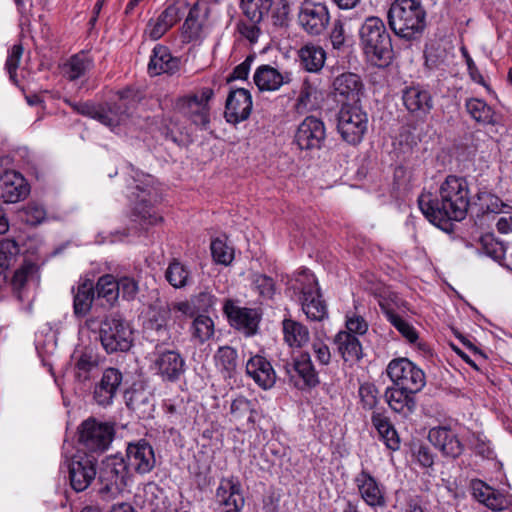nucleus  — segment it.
Returning <instances> with one entry per match:
<instances>
[{
	"label": "nucleus",
	"instance_id": "11",
	"mask_svg": "<svg viewBox=\"0 0 512 512\" xmlns=\"http://www.w3.org/2000/svg\"><path fill=\"white\" fill-rule=\"evenodd\" d=\"M368 128V117L359 106L343 104L338 113L337 129L349 144L360 143Z\"/></svg>",
	"mask_w": 512,
	"mask_h": 512
},
{
	"label": "nucleus",
	"instance_id": "17",
	"mask_svg": "<svg viewBox=\"0 0 512 512\" xmlns=\"http://www.w3.org/2000/svg\"><path fill=\"white\" fill-rule=\"evenodd\" d=\"M284 368L290 377V381L298 389L314 388L320 382L309 353H301L292 363H287Z\"/></svg>",
	"mask_w": 512,
	"mask_h": 512
},
{
	"label": "nucleus",
	"instance_id": "19",
	"mask_svg": "<svg viewBox=\"0 0 512 512\" xmlns=\"http://www.w3.org/2000/svg\"><path fill=\"white\" fill-rule=\"evenodd\" d=\"M152 369L164 382H176L186 370L184 357L176 350H165L155 354Z\"/></svg>",
	"mask_w": 512,
	"mask_h": 512
},
{
	"label": "nucleus",
	"instance_id": "29",
	"mask_svg": "<svg viewBox=\"0 0 512 512\" xmlns=\"http://www.w3.org/2000/svg\"><path fill=\"white\" fill-rule=\"evenodd\" d=\"M414 394L416 392H408L401 387L393 386L386 388L384 397L391 410L403 417H408L416 407Z\"/></svg>",
	"mask_w": 512,
	"mask_h": 512
},
{
	"label": "nucleus",
	"instance_id": "14",
	"mask_svg": "<svg viewBox=\"0 0 512 512\" xmlns=\"http://www.w3.org/2000/svg\"><path fill=\"white\" fill-rule=\"evenodd\" d=\"M97 458L78 451L67 464L70 485L76 492L86 490L96 477Z\"/></svg>",
	"mask_w": 512,
	"mask_h": 512
},
{
	"label": "nucleus",
	"instance_id": "64",
	"mask_svg": "<svg viewBox=\"0 0 512 512\" xmlns=\"http://www.w3.org/2000/svg\"><path fill=\"white\" fill-rule=\"evenodd\" d=\"M174 60L168 47L157 44L150 56L149 64H170Z\"/></svg>",
	"mask_w": 512,
	"mask_h": 512
},
{
	"label": "nucleus",
	"instance_id": "57",
	"mask_svg": "<svg viewBox=\"0 0 512 512\" xmlns=\"http://www.w3.org/2000/svg\"><path fill=\"white\" fill-rule=\"evenodd\" d=\"M191 303L197 311L208 312L216 305L217 297L210 290L205 289L192 296Z\"/></svg>",
	"mask_w": 512,
	"mask_h": 512
},
{
	"label": "nucleus",
	"instance_id": "10",
	"mask_svg": "<svg viewBox=\"0 0 512 512\" xmlns=\"http://www.w3.org/2000/svg\"><path fill=\"white\" fill-rule=\"evenodd\" d=\"M386 372L394 386L408 392L418 393L426 384L423 370L407 358L393 359L388 364Z\"/></svg>",
	"mask_w": 512,
	"mask_h": 512
},
{
	"label": "nucleus",
	"instance_id": "5",
	"mask_svg": "<svg viewBox=\"0 0 512 512\" xmlns=\"http://www.w3.org/2000/svg\"><path fill=\"white\" fill-rule=\"evenodd\" d=\"M292 289L298 294L302 310L311 321H322L328 317V310L318 282L313 273L303 270L295 278Z\"/></svg>",
	"mask_w": 512,
	"mask_h": 512
},
{
	"label": "nucleus",
	"instance_id": "12",
	"mask_svg": "<svg viewBox=\"0 0 512 512\" xmlns=\"http://www.w3.org/2000/svg\"><path fill=\"white\" fill-rule=\"evenodd\" d=\"M212 88L204 87L198 93L181 97L176 102L178 111L193 124L206 129L210 123L209 101L213 98Z\"/></svg>",
	"mask_w": 512,
	"mask_h": 512
},
{
	"label": "nucleus",
	"instance_id": "9",
	"mask_svg": "<svg viewBox=\"0 0 512 512\" xmlns=\"http://www.w3.org/2000/svg\"><path fill=\"white\" fill-rule=\"evenodd\" d=\"M130 469L123 456L111 455L102 461L99 471V492L108 497H115L127 486Z\"/></svg>",
	"mask_w": 512,
	"mask_h": 512
},
{
	"label": "nucleus",
	"instance_id": "20",
	"mask_svg": "<svg viewBox=\"0 0 512 512\" xmlns=\"http://www.w3.org/2000/svg\"><path fill=\"white\" fill-rule=\"evenodd\" d=\"M480 211L485 213L498 214L496 228L501 234L512 232V206L504 203L498 196L489 192L477 193Z\"/></svg>",
	"mask_w": 512,
	"mask_h": 512
},
{
	"label": "nucleus",
	"instance_id": "46",
	"mask_svg": "<svg viewBox=\"0 0 512 512\" xmlns=\"http://www.w3.org/2000/svg\"><path fill=\"white\" fill-rule=\"evenodd\" d=\"M190 331L193 340L204 344L214 335V322L209 316L198 315L193 320Z\"/></svg>",
	"mask_w": 512,
	"mask_h": 512
},
{
	"label": "nucleus",
	"instance_id": "45",
	"mask_svg": "<svg viewBox=\"0 0 512 512\" xmlns=\"http://www.w3.org/2000/svg\"><path fill=\"white\" fill-rule=\"evenodd\" d=\"M183 38L187 42L200 40L203 36L202 22L199 20V9L194 5L182 26Z\"/></svg>",
	"mask_w": 512,
	"mask_h": 512
},
{
	"label": "nucleus",
	"instance_id": "3",
	"mask_svg": "<svg viewBox=\"0 0 512 512\" xmlns=\"http://www.w3.org/2000/svg\"><path fill=\"white\" fill-rule=\"evenodd\" d=\"M117 96V102L100 105L99 112H96V120L112 131L128 123L137 105L144 98L143 92L133 87L117 91Z\"/></svg>",
	"mask_w": 512,
	"mask_h": 512
},
{
	"label": "nucleus",
	"instance_id": "53",
	"mask_svg": "<svg viewBox=\"0 0 512 512\" xmlns=\"http://www.w3.org/2000/svg\"><path fill=\"white\" fill-rule=\"evenodd\" d=\"M362 409L370 411L379 403V390L375 384L365 382L358 389Z\"/></svg>",
	"mask_w": 512,
	"mask_h": 512
},
{
	"label": "nucleus",
	"instance_id": "49",
	"mask_svg": "<svg viewBox=\"0 0 512 512\" xmlns=\"http://www.w3.org/2000/svg\"><path fill=\"white\" fill-rule=\"evenodd\" d=\"M95 290L97 296L104 298L110 305H113L118 299L117 279L113 275L101 276L97 281Z\"/></svg>",
	"mask_w": 512,
	"mask_h": 512
},
{
	"label": "nucleus",
	"instance_id": "21",
	"mask_svg": "<svg viewBox=\"0 0 512 512\" xmlns=\"http://www.w3.org/2000/svg\"><path fill=\"white\" fill-rule=\"evenodd\" d=\"M223 311L231 326L246 336H252L257 332L260 321V315L257 310L239 307L232 300L227 299L224 303Z\"/></svg>",
	"mask_w": 512,
	"mask_h": 512
},
{
	"label": "nucleus",
	"instance_id": "16",
	"mask_svg": "<svg viewBox=\"0 0 512 512\" xmlns=\"http://www.w3.org/2000/svg\"><path fill=\"white\" fill-rule=\"evenodd\" d=\"M326 128L323 121L314 116L306 117L298 126L294 142L301 150L313 151L323 147Z\"/></svg>",
	"mask_w": 512,
	"mask_h": 512
},
{
	"label": "nucleus",
	"instance_id": "23",
	"mask_svg": "<svg viewBox=\"0 0 512 512\" xmlns=\"http://www.w3.org/2000/svg\"><path fill=\"white\" fill-rule=\"evenodd\" d=\"M30 192L25 178L14 170L0 172V199L5 203L24 200Z\"/></svg>",
	"mask_w": 512,
	"mask_h": 512
},
{
	"label": "nucleus",
	"instance_id": "24",
	"mask_svg": "<svg viewBox=\"0 0 512 512\" xmlns=\"http://www.w3.org/2000/svg\"><path fill=\"white\" fill-rule=\"evenodd\" d=\"M122 372L113 367L104 370L100 381L95 385L93 398L100 406L107 407L112 404L122 384Z\"/></svg>",
	"mask_w": 512,
	"mask_h": 512
},
{
	"label": "nucleus",
	"instance_id": "40",
	"mask_svg": "<svg viewBox=\"0 0 512 512\" xmlns=\"http://www.w3.org/2000/svg\"><path fill=\"white\" fill-rule=\"evenodd\" d=\"M274 0H240L243 15L252 23H260L270 12Z\"/></svg>",
	"mask_w": 512,
	"mask_h": 512
},
{
	"label": "nucleus",
	"instance_id": "62",
	"mask_svg": "<svg viewBox=\"0 0 512 512\" xmlns=\"http://www.w3.org/2000/svg\"><path fill=\"white\" fill-rule=\"evenodd\" d=\"M425 55H426V64L429 61L440 62V63H446V62L452 61L450 59L452 57V54L449 51H447V49L445 47L442 48L440 44L437 45V47L431 46L430 48H428L425 51Z\"/></svg>",
	"mask_w": 512,
	"mask_h": 512
},
{
	"label": "nucleus",
	"instance_id": "31",
	"mask_svg": "<svg viewBox=\"0 0 512 512\" xmlns=\"http://www.w3.org/2000/svg\"><path fill=\"white\" fill-rule=\"evenodd\" d=\"M330 40L335 57H337L339 61L351 64L357 60L352 46L346 43L344 23L342 20L337 19L334 21L330 33Z\"/></svg>",
	"mask_w": 512,
	"mask_h": 512
},
{
	"label": "nucleus",
	"instance_id": "56",
	"mask_svg": "<svg viewBox=\"0 0 512 512\" xmlns=\"http://www.w3.org/2000/svg\"><path fill=\"white\" fill-rule=\"evenodd\" d=\"M252 284L254 289L263 298L271 299L275 294V282L265 274H254Z\"/></svg>",
	"mask_w": 512,
	"mask_h": 512
},
{
	"label": "nucleus",
	"instance_id": "50",
	"mask_svg": "<svg viewBox=\"0 0 512 512\" xmlns=\"http://www.w3.org/2000/svg\"><path fill=\"white\" fill-rule=\"evenodd\" d=\"M165 277L174 288H182L188 283L190 271L181 262L173 260L166 269Z\"/></svg>",
	"mask_w": 512,
	"mask_h": 512
},
{
	"label": "nucleus",
	"instance_id": "18",
	"mask_svg": "<svg viewBox=\"0 0 512 512\" xmlns=\"http://www.w3.org/2000/svg\"><path fill=\"white\" fill-rule=\"evenodd\" d=\"M125 460L131 472L141 475L151 472L156 465L154 449L145 439L128 443Z\"/></svg>",
	"mask_w": 512,
	"mask_h": 512
},
{
	"label": "nucleus",
	"instance_id": "35",
	"mask_svg": "<svg viewBox=\"0 0 512 512\" xmlns=\"http://www.w3.org/2000/svg\"><path fill=\"white\" fill-rule=\"evenodd\" d=\"M214 362L225 378H232L238 367L237 350L231 346H220L214 354Z\"/></svg>",
	"mask_w": 512,
	"mask_h": 512
},
{
	"label": "nucleus",
	"instance_id": "6",
	"mask_svg": "<svg viewBox=\"0 0 512 512\" xmlns=\"http://www.w3.org/2000/svg\"><path fill=\"white\" fill-rule=\"evenodd\" d=\"M359 35L368 61L376 62L389 57L392 51L391 39L384 22L379 17L366 18Z\"/></svg>",
	"mask_w": 512,
	"mask_h": 512
},
{
	"label": "nucleus",
	"instance_id": "32",
	"mask_svg": "<svg viewBox=\"0 0 512 512\" xmlns=\"http://www.w3.org/2000/svg\"><path fill=\"white\" fill-rule=\"evenodd\" d=\"M371 422L384 445L389 450L397 451L400 448V438L390 419L383 413L373 412Z\"/></svg>",
	"mask_w": 512,
	"mask_h": 512
},
{
	"label": "nucleus",
	"instance_id": "2",
	"mask_svg": "<svg viewBox=\"0 0 512 512\" xmlns=\"http://www.w3.org/2000/svg\"><path fill=\"white\" fill-rule=\"evenodd\" d=\"M388 23L399 37L410 40L425 27V11L416 0H396L388 10Z\"/></svg>",
	"mask_w": 512,
	"mask_h": 512
},
{
	"label": "nucleus",
	"instance_id": "28",
	"mask_svg": "<svg viewBox=\"0 0 512 512\" xmlns=\"http://www.w3.org/2000/svg\"><path fill=\"white\" fill-rule=\"evenodd\" d=\"M246 373L263 389L271 388L276 381L272 365L260 355H255L247 361Z\"/></svg>",
	"mask_w": 512,
	"mask_h": 512
},
{
	"label": "nucleus",
	"instance_id": "7",
	"mask_svg": "<svg viewBox=\"0 0 512 512\" xmlns=\"http://www.w3.org/2000/svg\"><path fill=\"white\" fill-rule=\"evenodd\" d=\"M114 433L113 425L92 417L86 419L78 427L80 451L89 455L105 452L113 440Z\"/></svg>",
	"mask_w": 512,
	"mask_h": 512
},
{
	"label": "nucleus",
	"instance_id": "52",
	"mask_svg": "<svg viewBox=\"0 0 512 512\" xmlns=\"http://www.w3.org/2000/svg\"><path fill=\"white\" fill-rule=\"evenodd\" d=\"M297 55L302 64H324L326 51L320 45L306 44L297 50Z\"/></svg>",
	"mask_w": 512,
	"mask_h": 512
},
{
	"label": "nucleus",
	"instance_id": "48",
	"mask_svg": "<svg viewBox=\"0 0 512 512\" xmlns=\"http://www.w3.org/2000/svg\"><path fill=\"white\" fill-rule=\"evenodd\" d=\"M254 406L253 401L244 396H238L230 405V414L235 421L246 420L249 423H254Z\"/></svg>",
	"mask_w": 512,
	"mask_h": 512
},
{
	"label": "nucleus",
	"instance_id": "4",
	"mask_svg": "<svg viewBox=\"0 0 512 512\" xmlns=\"http://www.w3.org/2000/svg\"><path fill=\"white\" fill-rule=\"evenodd\" d=\"M154 183L153 176L136 172L133 176V185L130 186L129 197L133 202L134 212L143 221V225H155L162 221V217L152 211L153 205L159 200V193Z\"/></svg>",
	"mask_w": 512,
	"mask_h": 512
},
{
	"label": "nucleus",
	"instance_id": "51",
	"mask_svg": "<svg viewBox=\"0 0 512 512\" xmlns=\"http://www.w3.org/2000/svg\"><path fill=\"white\" fill-rule=\"evenodd\" d=\"M6 68L10 81L22 91L35 80L36 73L29 66H6Z\"/></svg>",
	"mask_w": 512,
	"mask_h": 512
},
{
	"label": "nucleus",
	"instance_id": "63",
	"mask_svg": "<svg viewBox=\"0 0 512 512\" xmlns=\"http://www.w3.org/2000/svg\"><path fill=\"white\" fill-rule=\"evenodd\" d=\"M346 328L347 331L353 335H363L368 330V323L365 321V319L362 316L359 315H352L347 316L346 319Z\"/></svg>",
	"mask_w": 512,
	"mask_h": 512
},
{
	"label": "nucleus",
	"instance_id": "27",
	"mask_svg": "<svg viewBox=\"0 0 512 512\" xmlns=\"http://www.w3.org/2000/svg\"><path fill=\"white\" fill-rule=\"evenodd\" d=\"M180 19V9L174 4L169 5L156 19H150L148 21L145 34L148 35L151 40H158Z\"/></svg>",
	"mask_w": 512,
	"mask_h": 512
},
{
	"label": "nucleus",
	"instance_id": "37",
	"mask_svg": "<svg viewBox=\"0 0 512 512\" xmlns=\"http://www.w3.org/2000/svg\"><path fill=\"white\" fill-rule=\"evenodd\" d=\"M282 329L284 340L290 347L300 348L309 341V330L300 322L284 319Z\"/></svg>",
	"mask_w": 512,
	"mask_h": 512
},
{
	"label": "nucleus",
	"instance_id": "25",
	"mask_svg": "<svg viewBox=\"0 0 512 512\" xmlns=\"http://www.w3.org/2000/svg\"><path fill=\"white\" fill-rule=\"evenodd\" d=\"M358 492L363 501L370 507H384L386 505L385 491L372 474L362 469L354 479Z\"/></svg>",
	"mask_w": 512,
	"mask_h": 512
},
{
	"label": "nucleus",
	"instance_id": "38",
	"mask_svg": "<svg viewBox=\"0 0 512 512\" xmlns=\"http://www.w3.org/2000/svg\"><path fill=\"white\" fill-rule=\"evenodd\" d=\"M126 404L139 418H147L153 412L151 395L144 389L131 391L127 396Z\"/></svg>",
	"mask_w": 512,
	"mask_h": 512
},
{
	"label": "nucleus",
	"instance_id": "15",
	"mask_svg": "<svg viewBox=\"0 0 512 512\" xmlns=\"http://www.w3.org/2000/svg\"><path fill=\"white\" fill-rule=\"evenodd\" d=\"M214 502L219 512H242L245 498L237 476L222 477L216 488Z\"/></svg>",
	"mask_w": 512,
	"mask_h": 512
},
{
	"label": "nucleus",
	"instance_id": "58",
	"mask_svg": "<svg viewBox=\"0 0 512 512\" xmlns=\"http://www.w3.org/2000/svg\"><path fill=\"white\" fill-rule=\"evenodd\" d=\"M118 296L121 294L123 299L134 300L138 294V282L129 276H122L117 279Z\"/></svg>",
	"mask_w": 512,
	"mask_h": 512
},
{
	"label": "nucleus",
	"instance_id": "54",
	"mask_svg": "<svg viewBox=\"0 0 512 512\" xmlns=\"http://www.w3.org/2000/svg\"><path fill=\"white\" fill-rule=\"evenodd\" d=\"M481 251L496 261H500L505 256V245L498 241L494 235L486 234L480 239Z\"/></svg>",
	"mask_w": 512,
	"mask_h": 512
},
{
	"label": "nucleus",
	"instance_id": "8",
	"mask_svg": "<svg viewBox=\"0 0 512 512\" xmlns=\"http://www.w3.org/2000/svg\"><path fill=\"white\" fill-rule=\"evenodd\" d=\"M99 337L107 353L128 351L133 342L130 324L118 314L109 315L101 322Z\"/></svg>",
	"mask_w": 512,
	"mask_h": 512
},
{
	"label": "nucleus",
	"instance_id": "13",
	"mask_svg": "<svg viewBox=\"0 0 512 512\" xmlns=\"http://www.w3.org/2000/svg\"><path fill=\"white\" fill-rule=\"evenodd\" d=\"M327 4L321 1L303 0L299 6L297 21L301 29L310 36L322 35L330 24Z\"/></svg>",
	"mask_w": 512,
	"mask_h": 512
},
{
	"label": "nucleus",
	"instance_id": "42",
	"mask_svg": "<svg viewBox=\"0 0 512 512\" xmlns=\"http://www.w3.org/2000/svg\"><path fill=\"white\" fill-rule=\"evenodd\" d=\"M19 254L18 244L11 239L0 242V287L7 282V271Z\"/></svg>",
	"mask_w": 512,
	"mask_h": 512
},
{
	"label": "nucleus",
	"instance_id": "60",
	"mask_svg": "<svg viewBox=\"0 0 512 512\" xmlns=\"http://www.w3.org/2000/svg\"><path fill=\"white\" fill-rule=\"evenodd\" d=\"M510 504L511 501L507 496L494 489L484 505L493 511H502L507 509Z\"/></svg>",
	"mask_w": 512,
	"mask_h": 512
},
{
	"label": "nucleus",
	"instance_id": "22",
	"mask_svg": "<svg viewBox=\"0 0 512 512\" xmlns=\"http://www.w3.org/2000/svg\"><path fill=\"white\" fill-rule=\"evenodd\" d=\"M252 106V96L248 90H232L226 99L224 117L228 123L236 125L249 118Z\"/></svg>",
	"mask_w": 512,
	"mask_h": 512
},
{
	"label": "nucleus",
	"instance_id": "59",
	"mask_svg": "<svg viewBox=\"0 0 512 512\" xmlns=\"http://www.w3.org/2000/svg\"><path fill=\"white\" fill-rule=\"evenodd\" d=\"M494 488L487 485L485 482L479 479L471 481V491L473 497L481 504H485L490 494L493 493Z\"/></svg>",
	"mask_w": 512,
	"mask_h": 512
},
{
	"label": "nucleus",
	"instance_id": "26",
	"mask_svg": "<svg viewBox=\"0 0 512 512\" xmlns=\"http://www.w3.org/2000/svg\"><path fill=\"white\" fill-rule=\"evenodd\" d=\"M428 440L439 449L443 456L458 458L464 452V445L449 427L440 426L429 430Z\"/></svg>",
	"mask_w": 512,
	"mask_h": 512
},
{
	"label": "nucleus",
	"instance_id": "30",
	"mask_svg": "<svg viewBox=\"0 0 512 512\" xmlns=\"http://www.w3.org/2000/svg\"><path fill=\"white\" fill-rule=\"evenodd\" d=\"M402 98L407 110L418 116H426L433 108L431 94L419 86L406 88Z\"/></svg>",
	"mask_w": 512,
	"mask_h": 512
},
{
	"label": "nucleus",
	"instance_id": "55",
	"mask_svg": "<svg viewBox=\"0 0 512 512\" xmlns=\"http://www.w3.org/2000/svg\"><path fill=\"white\" fill-rule=\"evenodd\" d=\"M211 254L215 262L228 265L234 258L233 250L220 239H214L210 245Z\"/></svg>",
	"mask_w": 512,
	"mask_h": 512
},
{
	"label": "nucleus",
	"instance_id": "39",
	"mask_svg": "<svg viewBox=\"0 0 512 512\" xmlns=\"http://www.w3.org/2000/svg\"><path fill=\"white\" fill-rule=\"evenodd\" d=\"M467 113L476 122L484 125L495 124V113L491 106L479 98H469L465 102Z\"/></svg>",
	"mask_w": 512,
	"mask_h": 512
},
{
	"label": "nucleus",
	"instance_id": "43",
	"mask_svg": "<svg viewBox=\"0 0 512 512\" xmlns=\"http://www.w3.org/2000/svg\"><path fill=\"white\" fill-rule=\"evenodd\" d=\"M335 90L343 96L355 99L362 88L360 77L355 73H343L334 80Z\"/></svg>",
	"mask_w": 512,
	"mask_h": 512
},
{
	"label": "nucleus",
	"instance_id": "34",
	"mask_svg": "<svg viewBox=\"0 0 512 512\" xmlns=\"http://www.w3.org/2000/svg\"><path fill=\"white\" fill-rule=\"evenodd\" d=\"M334 342L345 362H357L362 358V346L356 335L340 331L336 334Z\"/></svg>",
	"mask_w": 512,
	"mask_h": 512
},
{
	"label": "nucleus",
	"instance_id": "44",
	"mask_svg": "<svg viewBox=\"0 0 512 512\" xmlns=\"http://www.w3.org/2000/svg\"><path fill=\"white\" fill-rule=\"evenodd\" d=\"M99 365V358L92 350L85 349L79 355L75 362L76 378L81 381L90 379V373Z\"/></svg>",
	"mask_w": 512,
	"mask_h": 512
},
{
	"label": "nucleus",
	"instance_id": "1",
	"mask_svg": "<svg viewBox=\"0 0 512 512\" xmlns=\"http://www.w3.org/2000/svg\"><path fill=\"white\" fill-rule=\"evenodd\" d=\"M471 204L469 183L465 177L448 175L440 184L438 197L423 192L418 206L425 218L443 231H450L452 221L465 219Z\"/></svg>",
	"mask_w": 512,
	"mask_h": 512
},
{
	"label": "nucleus",
	"instance_id": "33",
	"mask_svg": "<svg viewBox=\"0 0 512 512\" xmlns=\"http://www.w3.org/2000/svg\"><path fill=\"white\" fill-rule=\"evenodd\" d=\"M289 80L288 74L281 73L273 66H259L254 75L255 84L261 91L277 90Z\"/></svg>",
	"mask_w": 512,
	"mask_h": 512
},
{
	"label": "nucleus",
	"instance_id": "47",
	"mask_svg": "<svg viewBox=\"0 0 512 512\" xmlns=\"http://www.w3.org/2000/svg\"><path fill=\"white\" fill-rule=\"evenodd\" d=\"M35 266L31 263L23 264L19 269L14 272L11 280L13 292L17 299L22 302L25 299V291L28 280L33 276Z\"/></svg>",
	"mask_w": 512,
	"mask_h": 512
},
{
	"label": "nucleus",
	"instance_id": "36",
	"mask_svg": "<svg viewBox=\"0 0 512 512\" xmlns=\"http://www.w3.org/2000/svg\"><path fill=\"white\" fill-rule=\"evenodd\" d=\"M94 285L90 280H85L78 285L74 291L73 308L74 314L78 317H83L88 314L92 307L94 300Z\"/></svg>",
	"mask_w": 512,
	"mask_h": 512
},
{
	"label": "nucleus",
	"instance_id": "41",
	"mask_svg": "<svg viewBox=\"0 0 512 512\" xmlns=\"http://www.w3.org/2000/svg\"><path fill=\"white\" fill-rule=\"evenodd\" d=\"M381 310L386 315L388 321L405 337L410 343H415L418 340V333L414 327L401 318L388 303L384 300H379Z\"/></svg>",
	"mask_w": 512,
	"mask_h": 512
},
{
	"label": "nucleus",
	"instance_id": "61",
	"mask_svg": "<svg viewBox=\"0 0 512 512\" xmlns=\"http://www.w3.org/2000/svg\"><path fill=\"white\" fill-rule=\"evenodd\" d=\"M471 449L478 455L489 457L491 448L489 442L482 434L473 433L469 439Z\"/></svg>",
	"mask_w": 512,
	"mask_h": 512
}]
</instances>
